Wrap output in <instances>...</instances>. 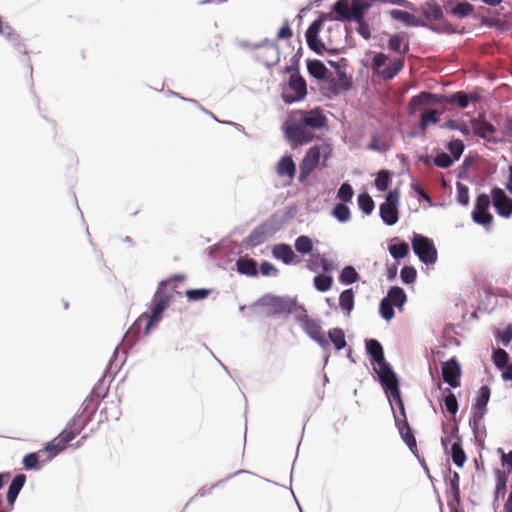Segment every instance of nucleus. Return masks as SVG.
<instances>
[{
	"mask_svg": "<svg viewBox=\"0 0 512 512\" xmlns=\"http://www.w3.org/2000/svg\"><path fill=\"white\" fill-rule=\"evenodd\" d=\"M328 119L320 107L311 110L298 109L291 112L283 125V131L293 147L313 141L315 135L311 130H320L327 126Z\"/></svg>",
	"mask_w": 512,
	"mask_h": 512,
	"instance_id": "1",
	"label": "nucleus"
},
{
	"mask_svg": "<svg viewBox=\"0 0 512 512\" xmlns=\"http://www.w3.org/2000/svg\"><path fill=\"white\" fill-rule=\"evenodd\" d=\"M404 37L400 34L392 35L388 40V49L397 53L399 56L395 58L390 65L380 70L388 60V56L382 52L373 56L371 67L377 71L383 80L393 79L403 68L405 64V55L409 52V43H403Z\"/></svg>",
	"mask_w": 512,
	"mask_h": 512,
	"instance_id": "2",
	"label": "nucleus"
},
{
	"mask_svg": "<svg viewBox=\"0 0 512 512\" xmlns=\"http://www.w3.org/2000/svg\"><path fill=\"white\" fill-rule=\"evenodd\" d=\"M86 423L80 417H73L66 428L52 441L47 442L43 452L47 453V460H51L66 449L67 445L78 436L84 429Z\"/></svg>",
	"mask_w": 512,
	"mask_h": 512,
	"instance_id": "3",
	"label": "nucleus"
},
{
	"mask_svg": "<svg viewBox=\"0 0 512 512\" xmlns=\"http://www.w3.org/2000/svg\"><path fill=\"white\" fill-rule=\"evenodd\" d=\"M168 304V296L156 293L152 300L151 312L141 314L131 327L130 333H137L143 326V335H149L152 327L161 320Z\"/></svg>",
	"mask_w": 512,
	"mask_h": 512,
	"instance_id": "4",
	"label": "nucleus"
},
{
	"mask_svg": "<svg viewBox=\"0 0 512 512\" xmlns=\"http://www.w3.org/2000/svg\"><path fill=\"white\" fill-rule=\"evenodd\" d=\"M331 153L328 145H315L311 147L305 154L300 163L299 181L303 182L315 170L320 162L321 156L324 158L323 165Z\"/></svg>",
	"mask_w": 512,
	"mask_h": 512,
	"instance_id": "5",
	"label": "nucleus"
},
{
	"mask_svg": "<svg viewBox=\"0 0 512 512\" xmlns=\"http://www.w3.org/2000/svg\"><path fill=\"white\" fill-rule=\"evenodd\" d=\"M412 247L420 261L432 265L437 261V250L431 239L416 234L412 239Z\"/></svg>",
	"mask_w": 512,
	"mask_h": 512,
	"instance_id": "6",
	"label": "nucleus"
},
{
	"mask_svg": "<svg viewBox=\"0 0 512 512\" xmlns=\"http://www.w3.org/2000/svg\"><path fill=\"white\" fill-rule=\"evenodd\" d=\"M491 200L489 195L487 194H479L475 201L474 209L471 213L472 220L486 229H488L493 220L494 217L489 211Z\"/></svg>",
	"mask_w": 512,
	"mask_h": 512,
	"instance_id": "7",
	"label": "nucleus"
},
{
	"mask_svg": "<svg viewBox=\"0 0 512 512\" xmlns=\"http://www.w3.org/2000/svg\"><path fill=\"white\" fill-rule=\"evenodd\" d=\"M307 94L305 80L297 73L291 74L286 91L283 93L285 103L291 104L301 101Z\"/></svg>",
	"mask_w": 512,
	"mask_h": 512,
	"instance_id": "8",
	"label": "nucleus"
},
{
	"mask_svg": "<svg viewBox=\"0 0 512 512\" xmlns=\"http://www.w3.org/2000/svg\"><path fill=\"white\" fill-rule=\"evenodd\" d=\"M491 201L499 216L506 219L512 216V199L503 189L494 187L491 190Z\"/></svg>",
	"mask_w": 512,
	"mask_h": 512,
	"instance_id": "9",
	"label": "nucleus"
},
{
	"mask_svg": "<svg viewBox=\"0 0 512 512\" xmlns=\"http://www.w3.org/2000/svg\"><path fill=\"white\" fill-rule=\"evenodd\" d=\"M397 203L398 193L389 192L386 201L380 205L381 219L389 226L394 225L398 221Z\"/></svg>",
	"mask_w": 512,
	"mask_h": 512,
	"instance_id": "10",
	"label": "nucleus"
},
{
	"mask_svg": "<svg viewBox=\"0 0 512 512\" xmlns=\"http://www.w3.org/2000/svg\"><path fill=\"white\" fill-rule=\"evenodd\" d=\"M490 388L487 385L481 386L478 390V394L475 403L471 407L472 416H474V422L476 425L480 423V420L484 419L487 413V404L490 399Z\"/></svg>",
	"mask_w": 512,
	"mask_h": 512,
	"instance_id": "11",
	"label": "nucleus"
},
{
	"mask_svg": "<svg viewBox=\"0 0 512 512\" xmlns=\"http://www.w3.org/2000/svg\"><path fill=\"white\" fill-rule=\"evenodd\" d=\"M461 374L460 364L455 357L442 363V378L452 388L460 386Z\"/></svg>",
	"mask_w": 512,
	"mask_h": 512,
	"instance_id": "12",
	"label": "nucleus"
},
{
	"mask_svg": "<svg viewBox=\"0 0 512 512\" xmlns=\"http://www.w3.org/2000/svg\"><path fill=\"white\" fill-rule=\"evenodd\" d=\"M302 327L304 331L316 341L324 350H328L330 347L329 341L326 339L325 334L320 324L314 319L305 316L302 319Z\"/></svg>",
	"mask_w": 512,
	"mask_h": 512,
	"instance_id": "13",
	"label": "nucleus"
},
{
	"mask_svg": "<svg viewBox=\"0 0 512 512\" xmlns=\"http://www.w3.org/2000/svg\"><path fill=\"white\" fill-rule=\"evenodd\" d=\"M473 132L476 136L487 140L489 142H495L494 133L496 128L488 121L479 118H474L470 121Z\"/></svg>",
	"mask_w": 512,
	"mask_h": 512,
	"instance_id": "14",
	"label": "nucleus"
},
{
	"mask_svg": "<svg viewBox=\"0 0 512 512\" xmlns=\"http://www.w3.org/2000/svg\"><path fill=\"white\" fill-rule=\"evenodd\" d=\"M262 303L268 308L270 314H288L292 311L291 302L281 297H264Z\"/></svg>",
	"mask_w": 512,
	"mask_h": 512,
	"instance_id": "15",
	"label": "nucleus"
},
{
	"mask_svg": "<svg viewBox=\"0 0 512 512\" xmlns=\"http://www.w3.org/2000/svg\"><path fill=\"white\" fill-rule=\"evenodd\" d=\"M376 364L379 367L378 376L384 388L387 391H390L399 387L396 375L391 369L390 365L385 361V359H383L381 362H377Z\"/></svg>",
	"mask_w": 512,
	"mask_h": 512,
	"instance_id": "16",
	"label": "nucleus"
},
{
	"mask_svg": "<svg viewBox=\"0 0 512 512\" xmlns=\"http://www.w3.org/2000/svg\"><path fill=\"white\" fill-rule=\"evenodd\" d=\"M394 418L402 440L409 447L411 452L415 454L417 452V443L407 419H400L397 415H394Z\"/></svg>",
	"mask_w": 512,
	"mask_h": 512,
	"instance_id": "17",
	"label": "nucleus"
},
{
	"mask_svg": "<svg viewBox=\"0 0 512 512\" xmlns=\"http://www.w3.org/2000/svg\"><path fill=\"white\" fill-rule=\"evenodd\" d=\"M322 27V21L316 20L314 21L307 29L306 31V41L311 50H313L316 53H320L321 50L324 48V44H322L318 40V33Z\"/></svg>",
	"mask_w": 512,
	"mask_h": 512,
	"instance_id": "18",
	"label": "nucleus"
},
{
	"mask_svg": "<svg viewBox=\"0 0 512 512\" xmlns=\"http://www.w3.org/2000/svg\"><path fill=\"white\" fill-rule=\"evenodd\" d=\"M277 174L280 177L287 176L291 181L296 174V166L291 156H284L277 164Z\"/></svg>",
	"mask_w": 512,
	"mask_h": 512,
	"instance_id": "19",
	"label": "nucleus"
},
{
	"mask_svg": "<svg viewBox=\"0 0 512 512\" xmlns=\"http://www.w3.org/2000/svg\"><path fill=\"white\" fill-rule=\"evenodd\" d=\"M272 254L276 259L282 260L285 264H291L295 258V253L288 244L275 245Z\"/></svg>",
	"mask_w": 512,
	"mask_h": 512,
	"instance_id": "20",
	"label": "nucleus"
},
{
	"mask_svg": "<svg viewBox=\"0 0 512 512\" xmlns=\"http://www.w3.org/2000/svg\"><path fill=\"white\" fill-rule=\"evenodd\" d=\"M26 481V476L24 474H18L14 477L12 480V483L9 486L8 492H7V501L10 506H13L20 490L24 486Z\"/></svg>",
	"mask_w": 512,
	"mask_h": 512,
	"instance_id": "21",
	"label": "nucleus"
},
{
	"mask_svg": "<svg viewBox=\"0 0 512 512\" xmlns=\"http://www.w3.org/2000/svg\"><path fill=\"white\" fill-rule=\"evenodd\" d=\"M394 20L402 21L409 26H422L424 23L413 14L403 10H392L390 12Z\"/></svg>",
	"mask_w": 512,
	"mask_h": 512,
	"instance_id": "22",
	"label": "nucleus"
},
{
	"mask_svg": "<svg viewBox=\"0 0 512 512\" xmlns=\"http://www.w3.org/2000/svg\"><path fill=\"white\" fill-rule=\"evenodd\" d=\"M366 350L375 363L383 361L384 352L382 345L376 339H369L366 341Z\"/></svg>",
	"mask_w": 512,
	"mask_h": 512,
	"instance_id": "23",
	"label": "nucleus"
},
{
	"mask_svg": "<svg viewBox=\"0 0 512 512\" xmlns=\"http://www.w3.org/2000/svg\"><path fill=\"white\" fill-rule=\"evenodd\" d=\"M421 12L428 20H440L443 16L441 7L433 1L422 5Z\"/></svg>",
	"mask_w": 512,
	"mask_h": 512,
	"instance_id": "24",
	"label": "nucleus"
},
{
	"mask_svg": "<svg viewBox=\"0 0 512 512\" xmlns=\"http://www.w3.org/2000/svg\"><path fill=\"white\" fill-rule=\"evenodd\" d=\"M385 299H388L394 306L401 308L405 304L407 296L402 288L394 286L389 289Z\"/></svg>",
	"mask_w": 512,
	"mask_h": 512,
	"instance_id": "25",
	"label": "nucleus"
},
{
	"mask_svg": "<svg viewBox=\"0 0 512 512\" xmlns=\"http://www.w3.org/2000/svg\"><path fill=\"white\" fill-rule=\"evenodd\" d=\"M435 97L436 95L429 92H421L419 95L412 97L409 102L410 114L415 113L420 106L427 104L431 99H434Z\"/></svg>",
	"mask_w": 512,
	"mask_h": 512,
	"instance_id": "26",
	"label": "nucleus"
},
{
	"mask_svg": "<svg viewBox=\"0 0 512 512\" xmlns=\"http://www.w3.org/2000/svg\"><path fill=\"white\" fill-rule=\"evenodd\" d=\"M238 271L242 274L256 276L257 271V263L255 260L251 258H240L237 261Z\"/></svg>",
	"mask_w": 512,
	"mask_h": 512,
	"instance_id": "27",
	"label": "nucleus"
},
{
	"mask_svg": "<svg viewBox=\"0 0 512 512\" xmlns=\"http://www.w3.org/2000/svg\"><path fill=\"white\" fill-rule=\"evenodd\" d=\"M442 102L457 104L460 108H466L469 104L468 94L463 91L455 92L450 96H442Z\"/></svg>",
	"mask_w": 512,
	"mask_h": 512,
	"instance_id": "28",
	"label": "nucleus"
},
{
	"mask_svg": "<svg viewBox=\"0 0 512 512\" xmlns=\"http://www.w3.org/2000/svg\"><path fill=\"white\" fill-rule=\"evenodd\" d=\"M451 457L454 464L458 467H462L465 464L467 457L461 446L460 439L452 444Z\"/></svg>",
	"mask_w": 512,
	"mask_h": 512,
	"instance_id": "29",
	"label": "nucleus"
},
{
	"mask_svg": "<svg viewBox=\"0 0 512 512\" xmlns=\"http://www.w3.org/2000/svg\"><path fill=\"white\" fill-rule=\"evenodd\" d=\"M307 68L309 73L317 79H323L326 76L327 68L320 60L308 61Z\"/></svg>",
	"mask_w": 512,
	"mask_h": 512,
	"instance_id": "30",
	"label": "nucleus"
},
{
	"mask_svg": "<svg viewBox=\"0 0 512 512\" xmlns=\"http://www.w3.org/2000/svg\"><path fill=\"white\" fill-rule=\"evenodd\" d=\"M328 336L330 341L334 344L337 350H341L345 348L347 345L345 334L340 328H333L328 332Z\"/></svg>",
	"mask_w": 512,
	"mask_h": 512,
	"instance_id": "31",
	"label": "nucleus"
},
{
	"mask_svg": "<svg viewBox=\"0 0 512 512\" xmlns=\"http://www.w3.org/2000/svg\"><path fill=\"white\" fill-rule=\"evenodd\" d=\"M439 112L436 109H430L422 113L420 120V128L423 132L426 131L429 124H436L439 122Z\"/></svg>",
	"mask_w": 512,
	"mask_h": 512,
	"instance_id": "32",
	"label": "nucleus"
},
{
	"mask_svg": "<svg viewBox=\"0 0 512 512\" xmlns=\"http://www.w3.org/2000/svg\"><path fill=\"white\" fill-rule=\"evenodd\" d=\"M340 307L347 311L348 314L352 311L354 307V293L352 289L344 290L339 297Z\"/></svg>",
	"mask_w": 512,
	"mask_h": 512,
	"instance_id": "33",
	"label": "nucleus"
},
{
	"mask_svg": "<svg viewBox=\"0 0 512 512\" xmlns=\"http://www.w3.org/2000/svg\"><path fill=\"white\" fill-rule=\"evenodd\" d=\"M507 480L508 479L505 472H498L496 487L494 491V503H496L499 500V498H503L505 496Z\"/></svg>",
	"mask_w": 512,
	"mask_h": 512,
	"instance_id": "34",
	"label": "nucleus"
},
{
	"mask_svg": "<svg viewBox=\"0 0 512 512\" xmlns=\"http://www.w3.org/2000/svg\"><path fill=\"white\" fill-rule=\"evenodd\" d=\"M390 146V142L384 136L375 135L371 138L368 148L374 151L386 152Z\"/></svg>",
	"mask_w": 512,
	"mask_h": 512,
	"instance_id": "35",
	"label": "nucleus"
},
{
	"mask_svg": "<svg viewBox=\"0 0 512 512\" xmlns=\"http://www.w3.org/2000/svg\"><path fill=\"white\" fill-rule=\"evenodd\" d=\"M351 88V82L345 74H340L337 80H334L331 84V91L334 94H339L343 91H347Z\"/></svg>",
	"mask_w": 512,
	"mask_h": 512,
	"instance_id": "36",
	"label": "nucleus"
},
{
	"mask_svg": "<svg viewBox=\"0 0 512 512\" xmlns=\"http://www.w3.org/2000/svg\"><path fill=\"white\" fill-rule=\"evenodd\" d=\"M295 249L302 254H308L313 249V242L310 237L301 235L295 240Z\"/></svg>",
	"mask_w": 512,
	"mask_h": 512,
	"instance_id": "37",
	"label": "nucleus"
},
{
	"mask_svg": "<svg viewBox=\"0 0 512 512\" xmlns=\"http://www.w3.org/2000/svg\"><path fill=\"white\" fill-rule=\"evenodd\" d=\"M333 279L329 275L319 274L314 277V286L318 291L326 292L331 289Z\"/></svg>",
	"mask_w": 512,
	"mask_h": 512,
	"instance_id": "38",
	"label": "nucleus"
},
{
	"mask_svg": "<svg viewBox=\"0 0 512 512\" xmlns=\"http://www.w3.org/2000/svg\"><path fill=\"white\" fill-rule=\"evenodd\" d=\"M357 279H358V273L352 266L344 267L339 276L340 282L343 284H347V285L356 282Z\"/></svg>",
	"mask_w": 512,
	"mask_h": 512,
	"instance_id": "39",
	"label": "nucleus"
},
{
	"mask_svg": "<svg viewBox=\"0 0 512 512\" xmlns=\"http://www.w3.org/2000/svg\"><path fill=\"white\" fill-rule=\"evenodd\" d=\"M40 456L39 453H29L23 457L22 463L26 470H37L40 468L39 465Z\"/></svg>",
	"mask_w": 512,
	"mask_h": 512,
	"instance_id": "40",
	"label": "nucleus"
},
{
	"mask_svg": "<svg viewBox=\"0 0 512 512\" xmlns=\"http://www.w3.org/2000/svg\"><path fill=\"white\" fill-rule=\"evenodd\" d=\"M492 358L495 366L499 369H503L509 364V354L504 349L498 348L495 350Z\"/></svg>",
	"mask_w": 512,
	"mask_h": 512,
	"instance_id": "41",
	"label": "nucleus"
},
{
	"mask_svg": "<svg viewBox=\"0 0 512 512\" xmlns=\"http://www.w3.org/2000/svg\"><path fill=\"white\" fill-rule=\"evenodd\" d=\"M389 252L395 259L404 258L409 253V245L406 242L390 245Z\"/></svg>",
	"mask_w": 512,
	"mask_h": 512,
	"instance_id": "42",
	"label": "nucleus"
},
{
	"mask_svg": "<svg viewBox=\"0 0 512 512\" xmlns=\"http://www.w3.org/2000/svg\"><path fill=\"white\" fill-rule=\"evenodd\" d=\"M332 215L340 222H347L350 219L351 213L348 206L344 203H339L334 207Z\"/></svg>",
	"mask_w": 512,
	"mask_h": 512,
	"instance_id": "43",
	"label": "nucleus"
},
{
	"mask_svg": "<svg viewBox=\"0 0 512 512\" xmlns=\"http://www.w3.org/2000/svg\"><path fill=\"white\" fill-rule=\"evenodd\" d=\"M358 205L365 214H370L375 206L373 199L367 193L358 196Z\"/></svg>",
	"mask_w": 512,
	"mask_h": 512,
	"instance_id": "44",
	"label": "nucleus"
},
{
	"mask_svg": "<svg viewBox=\"0 0 512 512\" xmlns=\"http://www.w3.org/2000/svg\"><path fill=\"white\" fill-rule=\"evenodd\" d=\"M473 12V5L468 2H462L457 4L451 9V14L458 17L464 18Z\"/></svg>",
	"mask_w": 512,
	"mask_h": 512,
	"instance_id": "45",
	"label": "nucleus"
},
{
	"mask_svg": "<svg viewBox=\"0 0 512 512\" xmlns=\"http://www.w3.org/2000/svg\"><path fill=\"white\" fill-rule=\"evenodd\" d=\"M443 127L450 129V130H458L460 131L464 136H468L470 134V129L466 122L460 121V120H448L445 122Z\"/></svg>",
	"mask_w": 512,
	"mask_h": 512,
	"instance_id": "46",
	"label": "nucleus"
},
{
	"mask_svg": "<svg viewBox=\"0 0 512 512\" xmlns=\"http://www.w3.org/2000/svg\"><path fill=\"white\" fill-rule=\"evenodd\" d=\"M390 174L386 170H381L375 179V186L379 191H385L388 188Z\"/></svg>",
	"mask_w": 512,
	"mask_h": 512,
	"instance_id": "47",
	"label": "nucleus"
},
{
	"mask_svg": "<svg viewBox=\"0 0 512 512\" xmlns=\"http://www.w3.org/2000/svg\"><path fill=\"white\" fill-rule=\"evenodd\" d=\"M470 425L472 427L476 440L479 442H483L486 437V427L483 424V420H480V423L476 425L474 422V416H471Z\"/></svg>",
	"mask_w": 512,
	"mask_h": 512,
	"instance_id": "48",
	"label": "nucleus"
},
{
	"mask_svg": "<svg viewBox=\"0 0 512 512\" xmlns=\"http://www.w3.org/2000/svg\"><path fill=\"white\" fill-rule=\"evenodd\" d=\"M354 192L349 183H343L337 193V197L344 203L350 202L353 198Z\"/></svg>",
	"mask_w": 512,
	"mask_h": 512,
	"instance_id": "49",
	"label": "nucleus"
},
{
	"mask_svg": "<svg viewBox=\"0 0 512 512\" xmlns=\"http://www.w3.org/2000/svg\"><path fill=\"white\" fill-rule=\"evenodd\" d=\"M456 189H457V200H458V202L461 205H463V206H467L469 204V201H470L468 187L466 185L458 182L457 186H456Z\"/></svg>",
	"mask_w": 512,
	"mask_h": 512,
	"instance_id": "50",
	"label": "nucleus"
},
{
	"mask_svg": "<svg viewBox=\"0 0 512 512\" xmlns=\"http://www.w3.org/2000/svg\"><path fill=\"white\" fill-rule=\"evenodd\" d=\"M400 277L405 284H411L416 280V269L412 266H404L401 269Z\"/></svg>",
	"mask_w": 512,
	"mask_h": 512,
	"instance_id": "51",
	"label": "nucleus"
},
{
	"mask_svg": "<svg viewBox=\"0 0 512 512\" xmlns=\"http://www.w3.org/2000/svg\"><path fill=\"white\" fill-rule=\"evenodd\" d=\"M448 150L453 156L454 160H458L464 151V144L460 139H455L449 142Z\"/></svg>",
	"mask_w": 512,
	"mask_h": 512,
	"instance_id": "52",
	"label": "nucleus"
},
{
	"mask_svg": "<svg viewBox=\"0 0 512 512\" xmlns=\"http://www.w3.org/2000/svg\"><path fill=\"white\" fill-rule=\"evenodd\" d=\"M393 306L394 305L385 298H383L380 302V314L387 321L394 317Z\"/></svg>",
	"mask_w": 512,
	"mask_h": 512,
	"instance_id": "53",
	"label": "nucleus"
},
{
	"mask_svg": "<svg viewBox=\"0 0 512 512\" xmlns=\"http://www.w3.org/2000/svg\"><path fill=\"white\" fill-rule=\"evenodd\" d=\"M185 294L189 301H199L205 299L210 294V290L203 288L190 289L187 290Z\"/></svg>",
	"mask_w": 512,
	"mask_h": 512,
	"instance_id": "54",
	"label": "nucleus"
},
{
	"mask_svg": "<svg viewBox=\"0 0 512 512\" xmlns=\"http://www.w3.org/2000/svg\"><path fill=\"white\" fill-rule=\"evenodd\" d=\"M448 392L449 393L444 398V404H445L446 410L450 414L455 415L458 411V402H457L455 395L450 390H448Z\"/></svg>",
	"mask_w": 512,
	"mask_h": 512,
	"instance_id": "55",
	"label": "nucleus"
},
{
	"mask_svg": "<svg viewBox=\"0 0 512 512\" xmlns=\"http://www.w3.org/2000/svg\"><path fill=\"white\" fill-rule=\"evenodd\" d=\"M266 239V229L265 227H260L255 229L249 236V241L251 245L256 246L264 242Z\"/></svg>",
	"mask_w": 512,
	"mask_h": 512,
	"instance_id": "56",
	"label": "nucleus"
},
{
	"mask_svg": "<svg viewBox=\"0 0 512 512\" xmlns=\"http://www.w3.org/2000/svg\"><path fill=\"white\" fill-rule=\"evenodd\" d=\"M454 162V159L448 155L447 153H439L434 158V164L441 168H448L450 167Z\"/></svg>",
	"mask_w": 512,
	"mask_h": 512,
	"instance_id": "57",
	"label": "nucleus"
},
{
	"mask_svg": "<svg viewBox=\"0 0 512 512\" xmlns=\"http://www.w3.org/2000/svg\"><path fill=\"white\" fill-rule=\"evenodd\" d=\"M500 454L501 464L503 467H507L508 470H512V450L509 453H505L502 448L498 449Z\"/></svg>",
	"mask_w": 512,
	"mask_h": 512,
	"instance_id": "58",
	"label": "nucleus"
},
{
	"mask_svg": "<svg viewBox=\"0 0 512 512\" xmlns=\"http://www.w3.org/2000/svg\"><path fill=\"white\" fill-rule=\"evenodd\" d=\"M260 272L264 276L277 275L278 269L268 261H264L260 265Z\"/></svg>",
	"mask_w": 512,
	"mask_h": 512,
	"instance_id": "59",
	"label": "nucleus"
},
{
	"mask_svg": "<svg viewBox=\"0 0 512 512\" xmlns=\"http://www.w3.org/2000/svg\"><path fill=\"white\" fill-rule=\"evenodd\" d=\"M459 481V474L457 472H453V474L450 476V486L456 497H458L460 493Z\"/></svg>",
	"mask_w": 512,
	"mask_h": 512,
	"instance_id": "60",
	"label": "nucleus"
},
{
	"mask_svg": "<svg viewBox=\"0 0 512 512\" xmlns=\"http://www.w3.org/2000/svg\"><path fill=\"white\" fill-rule=\"evenodd\" d=\"M293 35L292 29L290 28V25L288 22H285L283 26L278 31L277 37L278 39H289Z\"/></svg>",
	"mask_w": 512,
	"mask_h": 512,
	"instance_id": "61",
	"label": "nucleus"
},
{
	"mask_svg": "<svg viewBox=\"0 0 512 512\" xmlns=\"http://www.w3.org/2000/svg\"><path fill=\"white\" fill-rule=\"evenodd\" d=\"M388 392L390 393L391 397L393 398L394 402L396 403V405L398 406L399 409L404 407V403L401 398L399 387L392 389Z\"/></svg>",
	"mask_w": 512,
	"mask_h": 512,
	"instance_id": "62",
	"label": "nucleus"
},
{
	"mask_svg": "<svg viewBox=\"0 0 512 512\" xmlns=\"http://www.w3.org/2000/svg\"><path fill=\"white\" fill-rule=\"evenodd\" d=\"M359 33L365 38L368 39L370 37L369 27L366 23L362 21L359 22Z\"/></svg>",
	"mask_w": 512,
	"mask_h": 512,
	"instance_id": "63",
	"label": "nucleus"
},
{
	"mask_svg": "<svg viewBox=\"0 0 512 512\" xmlns=\"http://www.w3.org/2000/svg\"><path fill=\"white\" fill-rule=\"evenodd\" d=\"M504 371L502 372V378L504 380H512V364H508L505 366Z\"/></svg>",
	"mask_w": 512,
	"mask_h": 512,
	"instance_id": "64",
	"label": "nucleus"
}]
</instances>
